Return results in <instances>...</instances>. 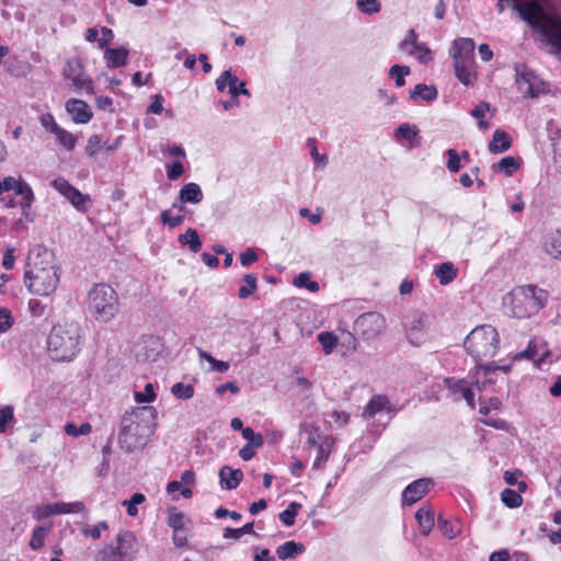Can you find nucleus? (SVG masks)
I'll list each match as a JSON object with an SVG mask.
<instances>
[{
  "mask_svg": "<svg viewBox=\"0 0 561 561\" xmlns=\"http://www.w3.org/2000/svg\"><path fill=\"white\" fill-rule=\"evenodd\" d=\"M389 401L385 396H375L370 399L364 409L365 419L374 417L378 412L388 408Z\"/></svg>",
  "mask_w": 561,
  "mask_h": 561,
  "instance_id": "nucleus-33",
  "label": "nucleus"
},
{
  "mask_svg": "<svg viewBox=\"0 0 561 561\" xmlns=\"http://www.w3.org/2000/svg\"><path fill=\"white\" fill-rule=\"evenodd\" d=\"M496 110L493 108L488 102L478 103L474 108L471 111V116L477 119L478 127L481 130H486L490 128V123L488 118H492L495 114Z\"/></svg>",
  "mask_w": 561,
  "mask_h": 561,
  "instance_id": "nucleus-20",
  "label": "nucleus"
},
{
  "mask_svg": "<svg viewBox=\"0 0 561 561\" xmlns=\"http://www.w3.org/2000/svg\"><path fill=\"white\" fill-rule=\"evenodd\" d=\"M215 84L218 92H224L228 88V93L236 105H239V95L251 96L250 91L245 88V82L240 81L231 68L221 72Z\"/></svg>",
  "mask_w": 561,
  "mask_h": 561,
  "instance_id": "nucleus-14",
  "label": "nucleus"
},
{
  "mask_svg": "<svg viewBox=\"0 0 561 561\" xmlns=\"http://www.w3.org/2000/svg\"><path fill=\"white\" fill-rule=\"evenodd\" d=\"M515 83L524 98L535 99L549 92L548 83L525 65L515 66Z\"/></svg>",
  "mask_w": 561,
  "mask_h": 561,
  "instance_id": "nucleus-11",
  "label": "nucleus"
},
{
  "mask_svg": "<svg viewBox=\"0 0 561 561\" xmlns=\"http://www.w3.org/2000/svg\"><path fill=\"white\" fill-rule=\"evenodd\" d=\"M146 497L142 493H134L129 500L122 502V505L126 507L127 514L131 517L137 516L138 505L142 504Z\"/></svg>",
  "mask_w": 561,
  "mask_h": 561,
  "instance_id": "nucleus-49",
  "label": "nucleus"
},
{
  "mask_svg": "<svg viewBox=\"0 0 561 561\" xmlns=\"http://www.w3.org/2000/svg\"><path fill=\"white\" fill-rule=\"evenodd\" d=\"M503 2L512 4L540 33L551 54H561V0H500L496 5L500 13L504 11Z\"/></svg>",
  "mask_w": 561,
  "mask_h": 561,
  "instance_id": "nucleus-1",
  "label": "nucleus"
},
{
  "mask_svg": "<svg viewBox=\"0 0 561 561\" xmlns=\"http://www.w3.org/2000/svg\"><path fill=\"white\" fill-rule=\"evenodd\" d=\"M357 9L367 15H373L381 10V3L379 0H356Z\"/></svg>",
  "mask_w": 561,
  "mask_h": 561,
  "instance_id": "nucleus-53",
  "label": "nucleus"
},
{
  "mask_svg": "<svg viewBox=\"0 0 561 561\" xmlns=\"http://www.w3.org/2000/svg\"><path fill=\"white\" fill-rule=\"evenodd\" d=\"M355 328L366 339H374L385 329V319L380 313L367 312L358 317Z\"/></svg>",
  "mask_w": 561,
  "mask_h": 561,
  "instance_id": "nucleus-16",
  "label": "nucleus"
},
{
  "mask_svg": "<svg viewBox=\"0 0 561 561\" xmlns=\"http://www.w3.org/2000/svg\"><path fill=\"white\" fill-rule=\"evenodd\" d=\"M220 486L225 490L236 489L243 479V472L240 469H232L224 466L219 470Z\"/></svg>",
  "mask_w": 561,
  "mask_h": 561,
  "instance_id": "nucleus-21",
  "label": "nucleus"
},
{
  "mask_svg": "<svg viewBox=\"0 0 561 561\" xmlns=\"http://www.w3.org/2000/svg\"><path fill=\"white\" fill-rule=\"evenodd\" d=\"M419 62L427 64L433 59V55L431 49L426 46V44L421 43L415 53L412 55Z\"/></svg>",
  "mask_w": 561,
  "mask_h": 561,
  "instance_id": "nucleus-63",
  "label": "nucleus"
},
{
  "mask_svg": "<svg viewBox=\"0 0 561 561\" xmlns=\"http://www.w3.org/2000/svg\"><path fill=\"white\" fill-rule=\"evenodd\" d=\"M14 323L11 311L8 308L0 307V334L8 332Z\"/></svg>",
  "mask_w": 561,
  "mask_h": 561,
  "instance_id": "nucleus-58",
  "label": "nucleus"
},
{
  "mask_svg": "<svg viewBox=\"0 0 561 561\" xmlns=\"http://www.w3.org/2000/svg\"><path fill=\"white\" fill-rule=\"evenodd\" d=\"M33 201V192L21 178L7 176L0 181V205L12 208L21 207L23 211Z\"/></svg>",
  "mask_w": 561,
  "mask_h": 561,
  "instance_id": "nucleus-10",
  "label": "nucleus"
},
{
  "mask_svg": "<svg viewBox=\"0 0 561 561\" xmlns=\"http://www.w3.org/2000/svg\"><path fill=\"white\" fill-rule=\"evenodd\" d=\"M26 288L33 295L49 296L57 289L59 273L54 253L43 245L28 252L24 273Z\"/></svg>",
  "mask_w": 561,
  "mask_h": 561,
  "instance_id": "nucleus-2",
  "label": "nucleus"
},
{
  "mask_svg": "<svg viewBox=\"0 0 561 561\" xmlns=\"http://www.w3.org/2000/svg\"><path fill=\"white\" fill-rule=\"evenodd\" d=\"M294 285L299 288H307L311 293H317L320 288L317 282L311 280L309 272H302L295 277Z\"/></svg>",
  "mask_w": 561,
  "mask_h": 561,
  "instance_id": "nucleus-46",
  "label": "nucleus"
},
{
  "mask_svg": "<svg viewBox=\"0 0 561 561\" xmlns=\"http://www.w3.org/2000/svg\"><path fill=\"white\" fill-rule=\"evenodd\" d=\"M412 100L434 101L437 98V89L434 85L419 83L410 93Z\"/></svg>",
  "mask_w": 561,
  "mask_h": 561,
  "instance_id": "nucleus-34",
  "label": "nucleus"
},
{
  "mask_svg": "<svg viewBox=\"0 0 561 561\" xmlns=\"http://www.w3.org/2000/svg\"><path fill=\"white\" fill-rule=\"evenodd\" d=\"M179 242L182 245H188L193 253H197L202 249V241L198 232L193 228H188L185 233L180 234Z\"/></svg>",
  "mask_w": 561,
  "mask_h": 561,
  "instance_id": "nucleus-35",
  "label": "nucleus"
},
{
  "mask_svg": "<svg viewBox=\"0 0 561 561\" xmlns=\"http://www.w3.org/2000/svg\"><path fill=\"white\" fill-rule=\"evenodd\" d=\"M304 551L305 547L302 543L295 541H286L277 547L276 554L280 560H286L295 558L296 556L302 553Z\"/></svg>",
  "mask_w": 561,
  "mask_h": 561,
  "instance_id": "nucleus-32",
  "label": "nucleus"
},
{
  "mask_svg": "<svg viewBox=\"0 0 561 561\" xmlns=\"http://www.w3.org/2000/svg\"><path fill=\"white\" fill-rule=\"evenodd\" d=\"M415 518L417 520V524L421 528V533L423 535H428L434 525H435V519H434V512L432 508L430 507H421L416 513H415Z\"/></svg>",
  "mask_w": 561,
  "mask_h": 561,
  "instance_id": "nucleus-29",
  "label": "nucleus"
},
{
  "mask_svg": "<svg viewBox=\"0 0 561 561\" xmlns=\"http://www.w3.org/2000/svg\"><path fill=\"white\" fill-rule=\"evenodd\" d=\"M88 308L98 321L107 323L119 311L118 295L110 285L96 284L89 291Z\"/></svg>",
  "mask_w": 561,
  "mask_h": 561,
  "instance_id": "nucleus-8",
  "label": "nucleus"
},
{
  "mask_svg": "<svg viewBox=\"0 0 561 561\" xmlns=\"http://www.w3.org/2000/svg\"><path fill=\"white\" fill-rule=\"evenodd\" d=\"M154 419L156 410L152 407H140L126 412L121 421L119 446L127 451L144 447L153 433Z\"/></svg>",
  "mask_w": 561,
  "mask_h": 561,
  "instance_id": "nucleus-4",
  "label": "nucleus"
},
{
  "mask_svg": "<svg viewBox=\"0 0 561 561\" xmlns=\"http://www.w3.org/2000/svg\"><path fill=\"white\" fill-rule=\"evenodd\" d=\"M203 197L201 186L194 182L183 185L179 192V202L181 204H198L203 201Z\"/></svg>",
  "mask_w": 561,
  "mask_h": 561,
  "instance_id": "nucleus-23",
  "label": "nucleus"
},
{
  "mask_svg": "<svg viewBox=\"0 0 561 561\" xmlns=\"http://www.w3.org/2000/svg\"><path fill=\"white\" fill-rule=\"evenodd\" d=\"M317 339L327 355L331 354L337 345V337L332 332H321Z\"/></svg>",
  "mask_w": 561,
  "mask_h": 561,
  "instance_id": "nucleus-50",
  "label": "nucleus"
},
{
  "mask_svg": "<svg viewBox=\"0 0 561 561\" xmlns=\"http://www.w3.org/2000/svg\"><path fill=\"white\" fill-rule=\"evenodd\" d=\"M51 135H54L58 146L65 150L72 151L76 148L77 137L61 126H59Z\"/></svg>",
  "mask_w": 561,
  "mask_h": 561,
  "instance_id": "nucleus-31",
  "label": "nucleus"
},
{
  "mask_svg": "<svg viewBox=\"0 0 561 561\" xmlns=\"http://www.w3.org/2000/svg\"><path fill=\"white\" fill-rule=\"evenodd\" d=\"M430 324V317L426 313L421 311L411 313L404 322L409 341L414 345L422 344L428 335Z\"/></svg>",
  "mask_w": 561,
  "mask_h": 561,
  "instance_id": "nucleus-13",
  "label": "nucleus"
},
{
  "mask_svg": "<svg viewBox=\"0 0 561 561\" xmlns=\"http://www.w3.org/2000/svg\"><path fill=\"white\" fill-rule=\"evenodd\" d=\"M519 164L518 161L514 157H504L497 163L493 164L492 169L495 172H502L506 176H511L517 169Z\"/></svg>",
  "mask_w": 561,
  "mask_h": 561,
  "instance_id": "nucleus-39",
  "label": "nucleus"
},
{
  "mask_svg": "<svg viewBox=\"0 0 561 561\" xmlns=\"http://www.w3.org/2000/svg\"><path fill=\"white\" fill-rule=\"evenodd\" d=\"M55 505V514H78L85 511V505L81 501L65 503V502H56Z\"/></svg>",
  "mask_w": 561,
  "mask_h": 561,
  "instance_id": "nucleus-38",
  "label": "nucleus"
},
{
  "mask_svg": "<svg viewBox=\"0 0 561 561\" xmlns=\"http://www.w3.org/2000/svg\"><path fill=\"white\" fill-rule=\"evenodd\" d=\"M197 353L201 360H206L207 363H209L210 367L208 368L207 371H217L222 374L229 370L230 365L228 362L216 359L209 353L202 348H198Z\"/></svg>",
  "mask_w": 561,
  "mask_h": 561,
  "instance_id": "nucleus-36",
  "label": "nucleus"
},
{
  "mask_svg": "<svg viewBox=\"0 0 561 561\" xmlns=\"http://www.w3.org/2000/svg\"><path fill=\"white\" fill-rule=\"evenodd\" d=\"M501 500L510 508L519 507L523 503L520 494L512 489H504L501 493Z\"/></svg>",
  "mask_w": 561,
  "mask_h": 561,
  "instance_id": "nucleus-47",
  "label": "nucleus"
},
{
  "mask_svg": "<svg viewBox=\"0 0 561 561\" xmlns=\"http://www.w3.org/2000/svg\"><path fill=\"white\" fill-rule=\"evenodd\" d=\"M156 393L152 383H147L144 391H137L135 393V400L138 403H150L154 401Z\"/></svg>",
  "mask_w": 561,
  "mask_h": 561,
  "instance_id": "nucleus-60",
  "label": "nucleus"
},
{
  "mask_svg": "<svg viewBox=\"0 0 561 561\" xmlns=\"http://www.w3.org/2000/svg\"><path fill=\"white\" fill-rule=\"evenodd\" d=\"M433 484V481L428 478L410 483L402 492V503L407 505L416 503L432 489Z\"/></svg>",
  "mask_w": 561,
  "mask_h": 561,
  "instance_id": "nucleus-18",
  "label": "nucleus"
},
{
  "mask_svg": "<svg viewBox=\"0 0 561 561\" xmlns=\"http://www.w3.org/2000/svg\"><path fill=\"white\" fill-rule=\"evenodd\" d=\"M253 533V523H248L245 525H243L242 527L240 528H230V527H227L225 530H224V538L226 539H229V538H232V539H240L243 535L245 534H252Z\"/></svg>",
  "mask_w": 561,
  "mask_h": 561,
  "instance_id": "nucleus-54",
  "label": "nucleus"
},
{
  "mask_svg": "<svg viewBox=\"0 0 561 561\" xmlns=\"http://www.w3.org/2000/svg\"><path fill=\"white\" fill-rule=\"evenodd\" d=\"M444 383L454 401L463 399L471 409L474 408V393L467 380L446 378L444 379Z\"/></svg>",
  "mask_w": 561,
  "mask_h": 561,
  "instance_id": "nucleus-17",
  "label": "nucleus"
},
{
  "mask_svg": "<svg viewBox=\"0 0 561 561\" xmlns=\"http://www.w3.org/2000/svg\"><path fill=\"white\" fill-rule=\"evenodd\" d=\"M500 345V336L495 328L489 324L476 327L465 339L463 346L466 351L477 362L476 366V387L478 390L484 389V382L480 381V375L490 376L495 370L507 373L508 367L494 364L483 365L485 358L496 355Z\"/></svg>",
  "mask_w": 561,
  "mask_h": 561,
  "instance_id": "nucleus-3",
  "label": "nucleus"
},
{
  "mask_svg": "<svg viewBox=\"0 0 561 561\" xmlns=\"http://www.w3.org/2000/svg\"><path fill=\"white\" fill-rule=\"evenodd\" d=\"M103 149V140L100 135H92L87 141L84 152L89 157H95Z\"/></svg>",
  "mask_w": 561,
  "mask_h": 561,
  "instance_id": "nucleus-55",
  "label": "nucleus"
},
{
  "mask_svg": "<svg viewBox=\"0 0 561 561\" xmlns=\"http://www.w3.org/2000/svg\"><path fill=\"white\" fill-rule=\"evenodd\" d=\"M53 187L67 198L79 211H87L91 206V198L88 194L81 193L64 178L55 179Z\"/></svg>",
  "mask_w": 561,
  "mask_h": 561,
  "instance_id": "nucleus-15",
  "label": "nucleus"
},
{
  "mask_svg": "<svg viewBox=\"0 0 561 561\" xmlns=\"http://www.w3.org/2000/svg\"><path fill=\"white\" fill-rule=\"evenodd\" d=\"M512 139L510 135L503 129H496L493 134V138L489 144V150L492 153H502L511 148Z\"/></svg>",
  "mask_w": 561,
  "mask_h": 561,
  "instance_id": "nucleus-26",
  "label": "nucleus"
},
{
  "mask_svg": "<svg viewBox=\"0 0 561 561\" xmlns=\"http://www.w3.org/2000/svg\"><path fill=\"white\" fill-rule=\"evenodd\" d=\"M411 70L409 66L393 65L389 69V77L394 80L398 88L405 84L404 77L410 75Z\"/></svg>",
  "mask_w": 561,
  "mask_h": 561,
  "instance_id": "nucleus-45",
  "label": "nucleus"
},
{
  "mask_svg": "<svg viewBox=\"0 0 561 561\" xmlns=\"http://www.w3.org/2000/svg\"><path fill=\"white\" fill-rule=\"evenodd\" d=\"M474 41L468 37L455 39L449 48L456 78L465 85H473L477 81V65L474 60Z\"/></svg>",
  "mask_w": 561,
  "mask_h": 561,
  "instance_id": "nucleus-7",
  "label": "nucleus"
},
{
  "mask_svg": "<svg viewBox=\"0 0 561 561\" xmlns=\"http://www.w3.org/2000/svg\"><path fill=\"white\" fill-rule=\"evenodd\" d=\"M38 121L42 127L49 134H53L59 127L53 114L48 112L42 113L38 117Z\"/></svg>",
  "mask_w": 561,
  "mask_h": 561,
  "instance_id": "nucleus-59",
  "label": "nucleus"
},
{
  "mask_svg": "<svg viewBox=\"0 0 561 561\" xmlns=\"http://www.w3.org/2000/svg\"><path fill=\"white\" fill-rule=\"evenodd\" d=\"M421 42L417 41V34L414 30H410L404 39L399 44V48L402 53L412 56L417 49Z\"/></svg>",
  "mask_w": 561,
  "mask_h": 561,
  "instance_id": "nucleus-40",
  "label": "nucleus"
},
{
  "mask_svg": "<svg viewBox=\"0 0 561 561\" xmlns=\"http://www.w3.org/2000/svg\"><path fill=\"white\" fill-rule=\"evenodd\" d=\"M419 129L414 125L403 123L396 129V138L404 139L410 142L411 146L417 145L415 139L417 138Z\"/></svg>",
  "mask_w": 561,
  "mask_h": 561,
  "instance_id": "nucleus-37",
  "label": "nucleus"
},
{
  "mask_svg": "<svg viewBox=\"0 0 561 561\" xmlns=\"http://www.w3.org/2000/svg\"><path fill=\"white\" fill-rule=\"evenodd\" d=\"M49 526H37L34 528L30 540V547L32 550H39L44 546L45 537L49 533Z\"/></svg>",
  "mask_w": 561,
  "mask_h": 561,
  "instance_id": "nucleus-44",
  "label": "nucleus"
},
{
  "mask_svg": "<svg viewBox=\"0 0 561 561\" xmlns=\"http://www.w3.org/2000/svg\"><path fill=\"white\" fill-rule=\"evenodd\" d=\"M300 508L301 504L291 502L286 510L279 513L280 522L287 527L293 526L295 524V517L298 515Z\"/></svg>",
  "mask_w": 561,
  "mask_h": 561,
  "instance_id": "nucleus-42",
  "label": "nucleus"
},
{
  "mask_svg": "<svg viewBox=\"0 0 561 561\" xmlns=\"http://www.w3.org/2000/svg\"><path fill=\"white\" fill-rule=\"evenodd\" d=\"M65 107L76 124H87L93 116L89 105L79 99L68 100Z\"/></svg>",
  "mask_w": 561,
  "mask_h": 561,
  "instance_id": "nucleus-19",
  "label": "nucleus"
},
{
  "mask_svg": "<svg viewBox=\"0 0 561 561\" xmlns=\"http://www.w3.org/2000/svg\"><path fill=\"white\" fill-rule=\"evenodd\" d=\"M165 170H167V176L171 181L178 180L184 173L183 163L179 160H175L172 163L167 164Z\"/></svg>",
  "mask_w": 561,
  "mask_h": 561,
  "instance_id": "nucleus-61",
  "label": "nucleus"
},
{
  "mask_svg": "<svg viewBox=\"0 0 561 561\" xmlns=\"http://www.w3.org/2000/svg\"><path fill=\"white\" fill-rule=\"evenodd\" d=\"M547 300L545 290L533 286H518L503 298L506 312L516 318H527L538 312Z\"/></svg>",
  "mask_w": 561,
  "mask_h": 561,
  "instance_id": "nucleus-5",
  "label": "nucleus"
},
{
  "mask_svg": "<svg viewBox=\"0 0 561 561\" xmlns=\"http://www.w3.org/2000/svg\"><path fill=\"white\" fill-rule=\"evenodd\" d=\"M65 79L71 82L77 91H84L88 94L94 93L92 79L85 73L83 62L79 58H69L62 69Z\"/></svg>",
  "mask_w": 561,
  "mask_h": 561,
  "instance_id": "nucleus-12",
  "label": "nucleus"
},
{
  "mask_svg": "<svg viewBox=\"0 0 561 561\" xmlns=\"http://www.w3.org/2000/svg\"><path fill=\"white\" fill-rule=\"evenodd\" d=\"M14 408L4 405L0 408V434L7 432L8 427L14 423Z\"/></svg>",
  "mask_w": 561,
  "mask_h": 561,
  "instance_id": "nucleus-48",
  "label": "nucleus"
},
{
  "mask_svg": "<svg viewBox=\"0 0 561 561\" xmlns=\"http://www.w3.org/2000/svg\"><path fill=\"white\" fill-rule=\"evenodd\" d=\"M108 529V524L106 522H99L94 526L83 525L81 528V533L84 537H91L94 540L101 538V534L103 530Z\"/></svg>",
  "mask_w": 561,
  "mask_h": 561,
  "instance_id": "nucleus-52",
  "label": "nucleus"
},
{
  "mask_svg": "<svg viewBox=\"0 0 561 561\" xmlns=\"http://www.w3.org/2000/svg\"><path fill=\"white\" fill-rule=\"evenodd\" d=\"M437 527L439 531L448 539L456 538L461 533L459 519L449 520L443 516L438 517Z\"/></svg>",
  "mask_w": 561,
  "mask_h": 561,
  "instance_id": "nucleus-30",
  "label": "nucleus"
},
{
  "mask_svg": "<svg viewBox=\"0 0 561 561\" xmlns=\"http://www.w3.org/2000/svg\"><path fill=\"white\" fill-rule=\"evenodd\" d=\"M138 550L136 535L130 530H123L96 554L95 561H134Z\"/></svg>",
  "mask_w": 561,
  "mask_h": 561,
  "instance_id": "nucleus-9",
  "label": "nucleus"
},
{
  "mask_svg": "<svg viewBox=\"0 0 561 561\" xmlns=\"http://www.w3.org/2000/svg\"><path fill=\"white\" fill-rule=\"evenodd\" d=\"M335 439L324 438V443L320 444V446L316 449L317 455L312 463L313 470H322L324 469L325 462L328 461L330 455L334 450Z\"/></svg>",
  "mask_w": 561,
  "mask_h": 561,
  "instance_id": "nucleus-24",
  "label": "nucleus"
},
{
  "mask_svg": "<svg viewBox=\"0 0 561 561\" xmlns=\"http://www.w3.org/2000/svg\"><path fill=\"white\" fill-rule=\"evenodd\" d=\"M168 525L175 530H183L185 526V515L180 512H173L169 514Z\"/></svg>",
  "mask_w": 561,
  "mask_h": 561,
  "instance_id": "nucleus-62",
  "label": "nucleus"
},
{
  "mask_svg": "<svg viewBox=\"0 0 561 561\" xmlns=\"http://www.w3.org/2000/svg\"><path fill=\"white\" fill-rule=\"evenodd\" d=\"M257 287V278L253 274H245L243 277V284L240 286L238 296L241 299L250 297Z\"/></svg>",
  "mask_w": 561,
  "mask_h": 561,
  "instance_id": "nucleus-41",
  "label": "nucleus"
},
{
  "mask_svg": "<svg viewBox=\"0 0 561 561\" xmlns=\"http://www.w3.org/2000/svg\"><path fill=\"white\" fill-rule=\"evenodd\" d=\"M92 432V426L90 423L84 422L80 426H77L75 423H67L65 425V433L72 437L85 436Z\"/></svg>",
  "mask_w": 561,
  "mask_h": 561,
  "instance_id": "nucleus-51",
  "label": "nucleus"
},
{
  "mask_svg": "<svg viewBox=\"0 0 561 561\" xmlns=\"http://www.w3.org/2000/svg\"><path fill=\"white\" fill-rule=\"evenodd\" d=\"M553 158L554 163L561 171V127L557 130L552 137Z\"/></svg>",
  "mask_w": 561,
  "mask_h": 561,
  "instance_id": "nucleus-64",
  "label": "nucleus"
},
{
  "mask_svg": "<svg viewBox=\"0 0 561 561\" xmlns=\"http://www.w3.org/2000/svg\"><path fill=\"white\" fill-rule=\"evenodd\" d=\"M242 436L248 440L247 446L259 448L263 445V437L261 434L255 433L251 427L242 430Z\"/></svg>",
  "mask_w": 561,
  "mask_h": 561,
  "instance_id": "nucleus-56",
  "label": "nucleus"
},
{
  "mask_svg": "<svg viewBox=\"0 0 561 561\" xmlns=\"http://www.w3.org/2000/svg\"><path fill=\"white\" fill-rule=\"evenodd\" d=\"M543 250L552 259L561 261V230H556L546 237Z\"/></svg>",
  "mask_w": 561,
  "mask_h": 561,
  "instance_id": "nucleus-27",
  "label": "nucleus"
},
{
  "mask_svg": "<svg viewBox=\"0 0 561 561\" xmlns=\"http://www.w3.org/2000/svg\"><path fill=\"white\" fill-rule=\"evenodd\" d=\"M548 354L547 350L541 346V351H537L536 346H529L527 351L524 353V356L533 360L538 367L542 365L545 362V355Z\"/></svg>",
  "mask_w": 561,
  "mask_h": 561,
  "instance_id": "nucleus-57",
  "label": "nucleus"
},
{
  "mask_svg": "<svg viewBox=\"0 0 561 561\" xmlns=\"http://www.w3.org/2000/svg\"><path fill=\"white\" fill-rule=\"evenodd\" d=\"M128 54V49L122 46L118 48H105L103 57L108 68H119L127 64Z\"/></svg>",
  "mask_w": 561,
  "mask_h": 561,
  "instance_id": "nucleus-22",
  "label": "nucleus"
},
{
  "mask_svg": "<svg viewBox=\"0 0 561 561\" xmlns=\"http://www.w3.org/2000/svg\"><path fill=\"white\" fill-rule=\"evenodd\" d=\"M81 329L78 323L70 322L53 327L47 347L55 360H70L79 351Z\"/></svg>",
  "mask_w": 561,
  "mask_h": 561,
  "instance_id": "nucleus-6",
  "label": "nucleus"
},
{
  "mask_svg": "<svg viewBox=\"0 0 561 561\" xmlns=\"http://www.w3.org/2000/svg\"><path fill=\"white\" fill-rule=\"evenodd\" d=\"M300 431L307 435L306 443L308 448L317 449L320 444L324 443V438H332V436L322 434L313 423H302Z\"/></svg>",
  "mask_w": 561,
  "mask_h": 561,
  "instance_id": "nucleus-25",
  "label": "nucleus"
},
{
  "mask_svg": "<svg viewBox=\"0 0 561 561\" xmlns=\"http://www.w3.org/2000/svg\"><path fill=\"white\" fill-rule=\"evenodd\" d=\"M458 274V270L451 262H444L434 267V275L439 280L440 285L450 284Z\"/></svg>",
  "mask_w": 561,
  "mask_h": 561,
  "instance_id": "nucleus-28",
  "label": "nucleus"
},
{
  "mask_svg": "<svg viewBox=\"0 0 561 561\" xmlns=\"http://www.w3.org/2000/svg\"><path fill=\"white\" fill-rule=\"evenodd\" d=\"M171 393L180 400H188L194 397L195 390L193 385L176 382L171 387Z\"/></svg>",
  "mask_w": 561,
  "mask_h": 561,
  "instance_id": "nucleus-43",
  "label": "nucleus"
}]
</instances>
